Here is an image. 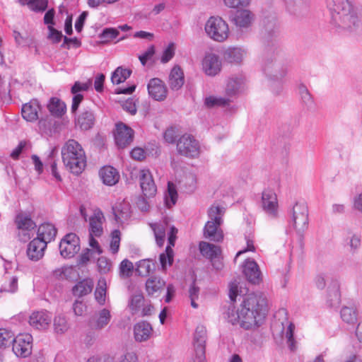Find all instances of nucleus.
Masks as SVG:
<instances>
[{
    "label": "nucleus",
    "instance_id": "obj_1",
    "mask_svg": "<svg viewBox=\"0 0 362 362\" xmlns=\"http://www.w3.org/2000/svg\"><path fill=\"white\" fill-rule=\"evenodd\" d=\"M266 299L261 294L246 296L237 310L229 307L226 318L232 325H239L244 329L259 327L266 316Z\"/></svg>",
    "mask_w": 362,
    "mask_h": 362
},
{
    "label": "nucleus",
    "instance_id": "obj_2",
    "mask_svg": "<svg viewBox=\"0 0 362 362\" xmlns=\"http://www.w3.org/2000/svg\"><path fill=\"white\" fill-rule=\"evenodd\" d=\"M327 6L331 13V23L337 28L349 33L362 30V23L349 0H331Z\"/></svg>",
    "mask_w": 362,
    "mask_h": 362
},
{
    "label": "nucleus",
    "instance_id": "obj_3",
    "mask_svg": "<svg viewBox=\"0 0 362 362\" xmlns=\"http://www.w3.org/2000/svg\"><path fill=\"white\" fill-rule=\"evenodd\" d=\"M62 157L66 168L74 175L81 174L86 166L85 151L74 139L66 142L62 148Z\"/></svg>",
    "mask_w": 362,
    "mask_h": 362
},
{
    "label": "nucleus",
    "instance_id": "obj_4",
    "mask_svg": "<svg viewBox=\"0 0 362 362\" xmlns=\"http://www.w3.org/2000/svg\"><path fill=\"white\" fill-rule=\"evenodd\" d=\"M225 208L220 206H211L208 210L209 220L206 223L204 228V235L206 238L214 242H221L223 239V233L221 228L223 223V216Z\"/></svg>",
    "mask_w": 362,
    "mask_h": 362
},
{
    "label": "nucleus",
    "instance_id": "obj_5",
    "mask_svg": "<svg viewBox=\"0 0 362 362\" xmlns=\"http://www.w3.org/2000/svg\"><path fill=\"white\" fill-rule=\"evenodd\" d=\"M208 37L214 41L222 42L225 41L229 35L228 23L221 17H210L204 27Z\"/></svg>",
    "mask_w": 362,
    "mask_h": 362
},
{
    "label": "nucleus",
    "instance_id": "obj_6",
    "mask_svg": "<svg viewBox=\"0 0 362 362\" xmlns=\"http://www.w3.org/2000/svg\"><path fill=\"white\" fill-rule=\"evenodd\" d=\"M177 151L182 156L194 158L200 153V146L193 136L185 134L177 140Z\"/></svg>",
    "mask_w": 362,
    "mask_h": 362
},
{
    "label": "nucleus",
    "instance_id": "obj_7",
    "mask_svg": "<svg viewBox=\"0 0 362 362\" xmlns=\"http://www.w3.org/2000/svg\"><path fill=\"white\" fill-rule=\"evenodd\" d=\"M291 220L298 233L304 232L308 225V209L305 203H296L291 211Z\"/></svg>",
    "mask_w": 362,
    "mask_h": 362
},
{
    "label": "nucleus",
    "instance_id": "obj_8",
    "mask_svg": "<svg viewBox=\"0 0 362 362\" xmlns=\"http://www.w3.org/2000/svg\"><path fill=\"white\" fill-rule=\"evenodd\" d=\"M206 340V329L202 325L197 327L194 336V354L192 356L193 362L205 361V344Z\"/></svg>",
    "mask_w": 362,
    "mask_h": 362
},
{
    "label": "nucleus",
    "instance_id": "obj_9",
    "mask_svg": "<svg viewBox=\"0 0 362 362\" xmlns=\"http://www.w3.org/2000/svg\"><path fill=\"white\" fill-rule=\"evenodd\" d=\"M80 250V240L75 233H69L59 243L61 255L64 258L73 257Z\"/></svg>",
    "mask_w": 362,
    "mask_h": 362
},
{
    "label": "nucleus",
    "instance_id": "obj_10",
    "mask_svg": "<svg viewBox=\"0 0 362 362\" xmlns=\"http://www.w3.org/2000/svg\"><path fill=\"white\" fill-rule=\"evenodd\" d=\"M33 337L30 334H19L13 340V351L18 357L25 358L31 354Z\"/></svg>",
    "mask_w": 362,
    "mask_h": 362
},
{
    "label": "nucleus",
    "instance_id": "obj_11",
    "mask_svg": "<svg viewBox=\"0 0 362 362\" xmlns=\"http://www.w3.org/2000/svg\"><path fill=\"white\" fill-rule=\"evenodd\" d=\"M261 206L263 211L272 218L278 216V200L276 193L272 189H265L262 194Z\"/></svg>",
    "mask_w": 362,
    "mask_h": 362
},
{
    "label": "nucleus",
    "instance_id": "obj_12",
    "mask_svg": "<svg viewBox=\"0 0 362 362\" xmlns=\"http://www.w3.org/2000/svg\"><path fill=\"white\" fill-rule=\"evenodd\" d=\"M177 233V229L175 226H170L168 233V244L165 252L161 253L159 256V260L163 270H165L167 264L170 266L173 262L174 253L172 247L175 245Z\"/></svg>",
    "mask_w": 362,
    "mask_h": 362
},
{
    "label": "nucleus",
    "instance_id": "obj_13",
    "mask_svg": "<svg viewBox=\"0 0 362 362\" xmlns=\"http://www.w3.org/2000/svg\"><path fill=\"white\" fill-rule=\"evenodd\" d=\"M134 138V131L123 123L117 124L115 140L117 146L123 148L129 145Z\"/></svg>",
    "mask_w": 362,
    "mask_h": 362
},
{
    "label": "nucleus",
    "instance_id": "obj_14",
    "mask_svg": "<svg viewBox=\"0 0 362 362\" xmlns=\"http://www.w3.org/2000/svg\"><path fill=\"white\" fill-rule=\"evenodd\" d=\"M140 186L144 195L146 197H153L157 191L152 175L148 170H141L139 173Z\"/></svg>",
    "mask_w": 362,
    "mask_h": 362
},
{
    "label": "nucleus",
    "instance_id": "obj_15",
    "mask_svg": "<svg viewBox=\"0 0 362 362\" xmlns=\"http://www.w3.org/2000/svg\"><path fill=\"white\" fill-rule=\"evenodd\" d=\"M147 88L150 96L156 100H163L167 96V88L165 83L158 78L151 79Z\"/></svg>",
    "mask_w": 362,
    "mask_h": 362
},
{
    "label": "nucleus",
    "instance_id": "obj_16",
    "mask_svg": "<svg viewBox=\"0 0 362 362\" xmlns=\"http://www.w3.org/2000/svg\"><path fill=\"white\" fill-rule=\"evenodd\" d=\"M146 291L148 296L158 297L166 286V282L158 276H151L146 281Z\"/></svg>",
    "mask_w": 362,
    "mask_h": 362
},
{
    "label": "nucleus",
    "instance_id": "obj_17",
    "mask_svg": "<svg viewBox=\"0 0 362 362\" xmlns=\"http://www.w3.org/2000/svg\"><path fill=\"white\" fill-rule=\"evenodd\" d=\"M245 88V78L243 75L233 76L228 78L226 93L228 96L233 97L240 93Z\"/></svg>",
    "mask_w": 362,
    "mask_h": 362
},
{
    "label": "nucleus",
    "instance_id": "obj_18",
    "mask_svg": "<svg viewBox=\"0 0 362 362\" xmlns=\"http://www.w3.org/2000/svg\"><path fill=\"white\" fill-rule=\"evenodd\" d=\"M202 66L206 74L213 76L221 71V62L216 54L209 53L204 58Z\"/></svg>",
    "mask_w": 362,
    "mask_h": 362
},
{
    "label": "nucleus",
    "instance_id": "obj_19",
    "mask_svg": "<svg viewBox=\"0 0 362 362\" xmlns=\"http://www.w3.org/2000/svg\"><path fill=\"white\" fill-rule=\"evenodd\" d=\"M112 315L110 311L103 308L96 313L89 320L90 326L96 330L105 328L110 322Z\"/></svg>",
    "mask_w": 362,
    "mask_h": 362
},
{
    "label": "nucleus",
    "instance_id": "obj_20",
    "mask_svg": "<svg viewBox=\"0 0 362 362\" xmlns=\"http://www.w3.org/2000/svg\"><path fill=\"white\" fill-rule=\"evenodd\" d=\"M52 321V315L47 311H37L34 312L30 316V325L37 329H46Z\"/></svg>",
    "mask_w": 362,
    "mask_h": 362
},
{
    "label": "nucleus",
    "instance_id": "obj_21",
    "mask_svg": "<svg viewBox=\"0 0 362 362\" xmlns=\"http://www.w3.org/2000/svg\"><path fill=\"white\" fill-rule=\"evenodd\" d=\"M46 247L45 243L35 238L28 245L27 256L32 261H37L44 256Z\"/></svg>",
    "mask_w": 362,
    "mask_h": 362
},
{
    "label": "nucleus",
    "instance_id": "obj_22",
    "mask_svg": "<svg viewBox=\"0 0 362 362\" xmlns=\"http://www.w3.org/2000/svg\"><path fill=\"white\" fill-rule=\"evenodd\" d=\"M243 273L250 283L258 284L261 279V272L257 264L251 259H247L243 265Z\"/></svg>",
    "mask_w": 362,
    "mask_h": 362
},
{
    "label": "nucleus",
    "instance_id": "obj_23",
    "mask_svg": "<svg viewBox=\"0 0 362 362\" xmlns=\"http://www.w3.org/2000/svg\"><path fill=\"white\" fill-rule=\"evenodd\" d=\"M254 14L247 9L237 11L232 18V22L239 28H247L254 21Z\"/></svg>",
    "mask_w": 362,
    "mask_h": 362
},
{
    "label": "nucleus",
    "instance_id": "obj_24",
    "mask_svg": "<svg viewBox=\"0 0 362 362\" xmlns=\"http://www.w3.org/2000/svg\"><path fill=\"white\" fill-rule=\"evenodd\" d=\"M57 233V230L53 224L43 223L37 228L36 238L43 241L47 245V243L54 240Z\"/></svg>",
    "mask_w": 362,
    "mask_h": 362
},
{
    "label": "nucleus",
    "instance_id": "obj_25",
    "mask_svg": "<svg viewBox=\"0 0 362 362\" xmlns=\"http://www.w3.org/2000/svg\"><path fill=\"white\" fill-rule=\"evenodd\" d=\"M152 332L153 328L151 324L146 321L139 322L134 327V334L136 341H147L151 337Z\"/></svg>",
    "mask_w": 362,
    "mask_h": 362
},
{
    "label": "nucleus",
    "instance_id": "obj_26",
    "mask_svg": "<svg viewBox=\"0 0 362 362\" xmlns=\"http://www.w3.org/2000/svg\"><path fill=\"white\" fill-rule=\"evenodd\" d=\"M131 206L127 202L117 203L112 207L115 219L119 224H122L127 221L131 216Z\"/></svg>",
    "mask_w": 362,
    "mask_h": 362
},
{
    "label": "nucleus",
    "instance_id": "obj_27",
    "mask_svg": "<svg viewBox=\"0 0 362 362\" xmlns=\"http://www.w3.org/2000/svg\"><path fill=\"white\" fill-rule=\"evenodd\" d=\"M99 175L103 182L108 186L115 185L119 180V174L117 169L110 165L102 168Z\"/></svg>",
    "mask_w": 362,
    "mask_h": 362
},
{
    "label": "nucleus",
    "instance_id": "obj_28",
    "mask_svg": "<svg viewBox=\"0 0 362 362\" xmlns=\"http://www.w3.org/2000/svg\"><path fill=\"white\" fill-rule=\"evenodd\" d=\"M95 116L90 109H84L76 119V124L82 130H89L95 124Z\"/></svg>",
    "mask_w": 362,
    "mask_h": 362
},
{
    "label": "nucleus",
    "instance_id": "obj_29",
    "mask_svg": "<svg viewBox=\"0 0 362 362\" xmlns=\"http://www.w3.org/2000/svg\"><path fill=\"white\" fill-rule=\"evenodd\" d=\"M40 106L37 100H33L23 105L21 114L23 119L28 122H33L38 119V110Z\"/></svg>",
    "mask_w": 362,
    "mask_h": 362
},
{
    "label": "nucleus",
    "instance_id": "obj_30",
    "mask_svg": "<svg viewBox=\"0 0 362 362\" xmlns=\"http://www.w3.org/2000/svg\"><path fill=\"white\" fill-rule=\"evenodd\" d=\"M149 226L153 231L156 244L159 247L163 246L165 240V233L168 226L167 219L165 218L159 223H149Z\"/></svg>",
    "mask_w": 362,
    "mask_h": 362
},
{
    "label": "nucleus",
    "instance_id": "obj_31",
    "mask_svg": "<svg viewBox=\"0 0 362 362\" xmlns=\"http://www.w3.org/2000/svg\"><path fill=\"white\" fill-rule=\"evenodd\" d=\"M262 25L264 30V35H267L268 37H274L279 33L277 19L274 14L264 16Z\"/></svg>",
    "mask_w": 362,
    "mask_h": 362
},
{
    "label": "nucleus",
    "instance_id": "obj_32",
    "mask_svg": "<svg viewBox=\"0 0 362 362\" xmlns=\"http://www.w3.org/2000/svg\"><path fill=\"white\" fill-rule=\"evenodd\" d=\"M104 219L103 214L100 211H95L89 219V232L90 235H95V237H100L102 235L103 230V220Z\"/></svg>",
    "mask_w": 362,
    "mask_h": 362
},
{
    "label": "nucleus",
    "instance_id": "obj_33",
    "mask_svg": "<svg viewBox=\"0 0 362 362\" xmlns=\"http://www.w3.org/2000/svg\"><path fill=\"white\" fill-rule=\"evenodd\" d=\"M265 74L274 81H281L286 74V70L279 64L266 63L264 66Z\"/></svg>",
    "mask_w": 362,
    "mask_h": 362
},
{
    "label": "nucleus",
    "instance_id": "obj_34",
    "mask_svg": "<svg viewBox=\"0 0 362 362\" xmlns=\"http://www.w3.org/2000/svg\"><path fill=\"white\" fill-rule=\"evenodd\" d=\"M184 84V74L181 68L175 66L171 70L169 76V85L171 89L178 90Z\"/></svg>",
    "mask_w": 362,
    "mask_h": 362
},
{
    "label": "nucleus",
    "instance_id": "obj_35",
    "mask_svg": "<svg viewBox=\"0 0 362 362\" xmlns=\"http://www.w3.org/2000/svg\"><path fill=\"white\" fill-rule=\"evenodd\" d=\"M94 284L90 279H83L78 282L72 288L73 294L78 297H82L90 293L93 288Z\"/></svg>",
    "mask_w": 362,
    "mask_h": 362
},
{
    "label": "nucleus",
    "instance_id": "obj_36",
    "mask_svg": "<svg viewBox=\"0 0 362 362\" xmlns=\"http://www.w3.org/2000/svg\"><path fill=\"white\" fill-rule=\"evenodd\" d=\"M199 250L204 257L211 260L217 258L221 254L220 247L206 242L199 243Z\"/></svg>",
    "mask_w": 362,
    "mask_h": 362
},
{
    "label": "nucleus",
    "instance_id": "obj_37",
    "mask_svg": "<svg viewBox=\"0 0 362 362\" xmlns=\"http://www.w3.org/2000/svg\"><path fill=\"white\" fill-rule=\"evenodd\" d=\"M21 6H28L35 12H42L47 8L48 0H17Z\"/></svg>",
    "mask_w": 362,
    "mask_h": 362
},
{
    "label": "nucleus",
    "instance_id": "obj_38",
    "mask_svg": "<svg viewBox=\"0 0 362 362\" xmlns=\"http://www.w3.org/2000/svg\"><path fill=\"white\" fill-rule=\"evenodd\" d=\"M47 107L50 113L57 117H62L66 111V105L57 98L50 99Z\"/></svg>",
    "mask_w": 362,
    "mask_h": 362
},
{
    "label": "nucleus",
    "instance_id": "obj_39",
    "mask_svg": "<svg viewBox=\"0 0 362 362\" xmlns=\"http://www.w3.org/2000/svg\"><path fill=\"white\" fill-rule=\"evenodd\" d=\"M15 223L18 229L34 230L36 228L35 223L30 216L23 214H19L16 216Z\"/></svg>",
    "mask_w": 362,
    "mask_h": 362
},
{
    "label": "nucleus",
    "instance_id": "obj_40",
    "mask_svg": "<svg viewBox=\"0 0 362 362\" xmlns=\"http://www.w3.org/2000/svg\"><path fill=\"white\" fill-rule=\"evenodd\" d=\"M345 243L349 247L351 253H356L361 247V235L351 231H348L345 238Z\"/></svg>",
    "mask_w": 362,
    "mask_h": 362
},
{
    "label": "nucleus",
    "instance_id": "obj_41",
    "mask_svg": "<svg viewBox=\"0 0 362 362\" xmlns=\"http://www.w3.org/2000/svg\"><path fill=\"white\" fill-rule=\"evenodd\" d=\"M131 74L132 71L130 69L119 66L112 74L111 81L113 84H119L129 78Z\"/></svg>",
    "mask_w": 362,
    "mask_h": 362
},
{
    "label": "nucleus",
    "instance_id": "obj_42",
    "mask_svg": "<svg viewBox=\"0 0 362 362\" xmlns=\"http://www.w3.org/2000/svg\"><path fill=\"white\" fill-rule=\"evenodd\" d=\"M245 52L240 48H230L226 51L225 58L230 63H240L244 57Z\"/></svg>",
    "mask_w": 362,
    "mask_h": 362
},
{
    "label": "nucleus",
    "instance_id": "obj_43",
    "mask_svg": "<svg viewBox=\"0 0 362 362\" xmlns=\"http://www.w3.org/2000/svg\"><path fill=\"white\" fill-rule=\"evenodd\" d=\"M327 303L329 307H334L340 303V293L337 284H334L332 287H329Z\"/></svg>",
    "mask_w": 362,
    "mask_h": 362
},
{
    "label": "nucleus",
    "instance_id": "obj_44",
    "mask_svg": "<svg viewBox=\"0 0 362 362\" xmlns=\"http://www.w3.org/2000/svg\"><path fill=\"white\" fill-rule=\"evenodd\" d=\"M146 302L142 293H136L133 295L129 303V308L132 314H137L141 311V309L144 303Z\"/></svg>",
    "mask_w": 362,
    "mask_h": 362
},
{
    "label": "nucleus",
    "instance_id": "obj_45",
    "mask_svg": "<svg viewBox=\"0 0 362 362\" xmlns=\"http://www.w3.org/2000/svg\"><path fill=\"white\" fill-rule=\"evenodd\" d=\"M341 317L347 324H355L357 322V313L353 307H343L341 310Z\"/></svg>",
    "mask_w": 362,
    "mask_h": 362
},
{
    "label": "nucleus",
    "instance_id": "obj_46",
    "mask_svg": "<svg viewBox=\"0 0 362 362\" xmlns=\"http://www.w3.org/2000/svg\"><path fill=\"white\" fill-rule=\"evenodd\" d=\"M294 330H295L294 324L292 322H290L288 324L287 328L284 332V335L285 338L286 339V343L288 344L289 349L291 351H296V349L297 348L296 341L293 337Z\"/></svg>",
    "mask_w": 362,
    "mask_h": 362
},
{
    "label": "nucleus",
    "instance_id": "obj_47",
    "mask_svg": "<svg viewBox=\"0 0 362 362\" xmlns=\"http://www.w3.org/2000/svg\"><path fill=\"white\" fill-rule=\"evenodd\" d=\"M287 9L293 13L300 11L306 8L308 0H284Z\"/></svg>",
    "mask_w": 362,
    "mask_h": 362
},
{
    "label": "nucleus",
    "instance_id": "obj_48",
    "mask_svg": "<svg viewBox=\"0 0 362 362\" xmlns=\"http://www.w3.org/2000/svg\"><path fill=\"white\" fill-rule=\"evenodd\" d=\"M106 297V281L104 279L98 281V286L95 291V298L101 305L105 303Z\"/></svg>",
    "mask_w": 362,
    "mask_h": 362
},
{
    "label": "nucleus",
    "instance_id": "obj_49",
    "mask_svg": "<svg viewBox=\"0 0 362 362\" xmlns=\"http://www.w3.org/2000/svg\"><path fill=\"white\" fill-rule=\"evenodd\" d=\"M230 102V100L228 98L209 96L205 98L204 105L209 108H212L218 106H226L228 105Z\"/></svg>",
    "mask_w": 362,
    "mask_h": 362
},
{
    "label": "nucleus",
    "instance_id": "obj_50",
    "mask_svg": "<svg viewBox=\"0 0 362 362\" xmlns=\"http://www.w3.org/2000/svg\"><path fill=\"white\" fill-rule=\"evenodd\" d=\"M14 334L9 330L0 329V348H6L13 344Z\"/></svg>",
    "mask_w": 362,
    "mask_h": 362
},
{
    "label": "nucleus",
    "instance_id": "obj_51",
    "mask_svg": "<svg viewBox=\"0 0 362 362\" xmlns=\"http://www.w3.org/2000/svg\"><path fill=\"white\" fill-rule=\"evenodd\" d=\"M17 289L18 278L16 276H12L1 285L0 293H14Z\"/></svg>",
    "mask_w": 362,
    "mask_h": 362
},
{
    "label": "nucleus",
    "instance_id": "obj_52",
    "mask_svg": "<svg viewBox=\"0 0 362 362\" xmlns=\"http://www.w3.org/2000/svg\"><path fill=\"white\" fill-rule=\"evenodd\" d=\"M177 198V193L175 187L172 183H168V194L165 195L166 206L170 208L175 205Z\"/></svg>",
    "mask_w": 362,
    "mask_h": 362
},
{
    "label": "nucleus",
    "instance_id": "obj_53",
    "mask_svg": "<svg viewBox=\"0 0 362 362\" xmlns=\"http://www.w3.org/2000/svg\"><path fill=\"white\" fill-rule=\"evenodd\" d=\"M54 330L58 334H63L69 329V325L64 317L58 315L54 319Z\"/></svg>",
    "mask_w": 362,
    "mask_h": 362
},
{
    "label": "nucleus",
    "instance_id": "obj_54",
    "mask_svg": "<svg viewBox=\"0 0 362 362\" xmlns=\"http://www.w3.org/2000/svg\"><path fill=\"white\" fill-rule=\"evenodd\" d=\"M153 265L150 261L147 259H142L137 264L136 271L140 276H147L153 269Z\"/></svg>",
    "mask_w": 362,
    "mask_h": 362
},
{
    "label": "nucleus",
    "instance_id": "obj_55",
    "mask_svg": "<svg viewBox=\"0 0 362 362\" xmlns=\"http://www.w3.org/2000/svg\"><path fill=\"white\" fill-rule=\"evenodd\" d=\"M299 94L300 95L302 102L307 106L311 107L313 105V100L308 88L304 85H300L298 87Z\"/></svg>",
    "mask_w": 362,
    "mask_h": 362
},
{
    "label": "nucleus",
    "instance_id": "obj_56",
    "mask_svg": "<svg viewBox=\"0 0 362 362\" xmlns=\"http://www.w3.org/2000/svg\"><path fill=\"white\" fill-rule=\"evenodd\" d=\"M120 243V232L115 230L111 233L110 250L113 254L118 252Z\"/></svg>",
    "mask_w": 362,
    "mask_h": 362
},
{
    "label": "nucleus",
    "instance_id": "obj_57",
    "mask_svg": "<svg viewBox=\"0 0 362 362\" xmlns=\"http://www.w3.org/2000/svg\"><path fill=\"white\" fill-rule=\"evenodd\" d=\"M225 6L230 8H245L250 5L251 0H223Z\"/></svg>",
    "mask_w": 362,
    "mask_h": 362
},
{
    "label": "nucleus",
    "instance_id": "obj_58",
    "mask_svg": "<svg viewBox=\"0 0 362 362\" xmlns=\"http://www.w3.org/2000/svg\"><path fill=\"white\" fill-rule=\"evenodd\" d=\"M133 268H134V267H133V264L132 262H130L129 260H128L127 259H124L120 263V266H119L120 274L125 277H129L132 275Z\"/></svg>",
    "mask_w": 362,
    "mask_h": 362
},
{
    "label": "nucleus",
    "instance_id": "obj_59",
    "mask_svg": "<svg viewBox=\"0 0 362 362\" xmlns=\"http://www.w3.org/2000/svg\"><path fill=\"white\" fill-rule=\"evenodd\" d=\"M112 267L111 262L105 257H101L98 259V271L101 274H106L110 271Z\"/></svg>",
    "mask_w": 362,
    "mask_h": 362
},
{
    "label": "nucleus",
    "instance_id": "obj_60",
    "mask_svg": "<svg viewBox=\"0 0 362 362\" xmlns=\"http://www.w3.org/2000/svg\"><path fill=\"white\" fill-rule=\"evenodd\" d=\"M47 28L49 30L47 38L53 43L59 42L63 37L62 32L55 29L52 25H48Z\"/></svg>",
    "mask_w": 362,
    "mask_h": 362
},
{
    "label": "nucleus",
    "instance_id": "obj_61",
    "mask_svg": "<svg viewBox=\"0 0 362 362\" xmlns=\"http://www.w3.org/2000/svg\"><path fill=\"white\" fill-rule=\"evenodd\" d=\"M175 54V46L173 43H170L168 46L164 49L163 54L161 56L160 61L162 63L165 64L168 62Z\"/></svg>",
    "mask_w": 362,
    "mask_h": 362
},
{
    "label": "nucleus",
    "instance_id": "obj_62",
    "mask_svg": "<svg viewBox=\"0 0 362 362\" xmlns=\"http://www.w3.org/2000/svg\"><path fill=\"white\" fill-rule=\"evenodd\" d=\"M119 35V31L114 28H106L100 35V37L104 41H110L115 39Z\"/></svg>",
    "mask_w": 362,
    "mask_h": 362
},
{
    "label": "nucleus",
    "instance_id": "obj_63",
    "mask_svg": "<svg viewBox=\"0 0 362 362\" xmlns=\"http://www.w3.org/2000/svg\"><path fill=\"white\" fill-rule=\"evenodd\" d=\"M91 85V81H89L88 83H80L79 81H76L74 86L71 87V93L72 94H78V93L80 91H86L88 90L90 86Z\"/></svg>",
    "mask_w": 362,
    "mask_h": 362
},
{
    "label": "nucleus",
    "instance_id": "obj_64",
    "mask_svg": "<svg viewBox=\"0 0 362 362\" xmlns=\"http://www.w3.org/2000/svg\"><path fill=\"white\" fill-rule=\"evenodd\" d=\"M87 362H114V359L109 355L93 356Z\"/></svg>",
    "mask_w": 362,
    "mask_h": 362
}]
</instances>
